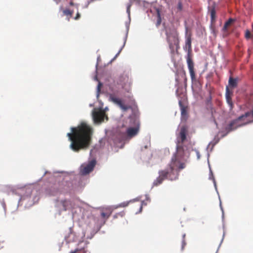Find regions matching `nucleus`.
<instances>
[{"instance_id": "nucleus-14", "label": "nucleus", "mask_w": 253, "mask_h": 253, "mask_svg": "<svg viewBox=\"0 0 253 253\" xmlns=\"http://www.w3.org/2000/svg\"><path fill=\"white\" fill-rule=\"evenodd\" d=\"M112 210L109 208H103L101 210L100 215L101 217L104 219V223L110 216L112 214Z\"/></svg>"}, {"instance_id": "nucleus-9", "label": "nucleus", "mask_w": 253, "mask_h": 253, "mask_svg": "<svg viewBox=\"0 0 253 253\" xmlns=\"http://www.w3.org/2000/svg\"><path fill=\"white\" fill-rule=\"evenodd\" d=\"M109 100L118 105L123 111H126L130 108L129 106L125 105L121 99L116 97L113 93L109 94Z\"/></svg>"}, {"instance_id": "nucleus-26", "label": "nucleus", "mask_w": 253, "mask_h": 253, "mask_svg": "<svg viewBox=\"0 0 253 253\" xmlns=\"http://www.w3.org/2000/svg\"><path fill=\"white\" fill-rule=\"evenodd\" d=\"M69 4L70 6H76L77 7H78V4L74 3L73 0H70Z\"/></svg>"}, {"instance_id": "nucleus-17", "label": "nucleus", "mask_w": 253, "mask_h": 253, "mask_svg": "<svg viewBox=\"0 0 253 253\" xmlns=\"http://www.w3.org/2000/svg\"><path fill=\"white\" fill-rule=\"evenodd\" d=\"M235 21V19H233V18H229L228 21H227L224 25V26L222 28V31L223 32H226L228 30V27L233 23Z\"/></svg>"}, {"instance_id": "nucleus-29", "label": "nucleus", "mask_w": 253, "mask_h": 253, "mask_svg": "<svg viewBox=\"0 0 253 253\" xmlns=\"http://www.w3.org/2000/svg\"><path fill=\"white\" fill-rule=\"evenodd\" d=\"M184 237H185V235H183V241H182V249L184 248V246L186 244L185 241V240L184 239Z\"/></svg>"}, {"instance_id": "nucleus-3", "label": "nucleus", "mask_w": 253, "mask_h": 253, "mask_svg": "<svg viewBox=\"0 0 253 253\" xmlns=\"http://www.w3.org/2000/svg\"><path fill=\"white\" fill-rule=\"evenodd\" d=\"M130 122H133L134 126L128 127L126 130V133L119 135V138L114 140L115 143L117 145L118 142L124 143L125 140L128 138H131L138 133L139 129V125L137 121L133 118L130 119Z\"/></svg>"}, {"instance_id": "nucleus-20", "label": "nucleus", "mask_w": 253, "mask_h": 253, "mask_svg": "<svg viewBox=\"0 0 253 253\" xmlns=\"http://www.w3.org/2000/svg\"><path fill=\"white\" fill-rule=\"evenodd\" d=\"M177 11H181L183 10V4L181 0L178 1L177 5Z\"/></svg>"}, {"instance_id": "nucleus-15", "label": "nucleus", "mask_w": 253, "mask_h": 253, "mask_svg": "<svg viewBox=\"0 0 253 253\" xmlns=\"http://www.w3.org/2000/svg\"><path fill=\"white\" fill-rule=\"evenodd\" d=\"M62 207V210L66 211L73 208V206L71 201L64 200L60 202V206Z\"/></svg>"}, {"instance_id": "nucleus-16", "label": "nucleus", "mask_w": 253, "mask_h": 253, "mask_svg": "<svg viewBox=\"0 0 253 253\" xmlns=\"http://www.w3.org/2000/svg\"><path fill=\"white\" fill-rule=\"evenodd\" d=\"M237 85V79L230 77L228 81V87L231 88H235Z\"/></svg>"}, {"instance_id": "nucleus-2", "label": "nucleus", "mask_w": 253, "mask_h": 253, "mask_svg": "<svg viewBox=\"0 0 253 253\" xmlns=\"http://www.w3.org/2000/svg\"><path fill=\"white\" fill-rule=\"evenodd\" d=\"M186 167V159L184 151L181 146H178L177 150L171 159L169 168L159 171V176L154 180L153 185L157 186L162 183L165 179L170 180L178 178L179 172Z\"/></svg>"}, {"instance_id": "nucleus-18", "label": "nucleus", "mask_w": 253, "mask_h": 253, "mask_svg": "<svg viewBox=\"0 0 253 253\" xmlns=\"http://www.w3.org/2000/svg\"><path fill=\"white\" fill-rule=\"evenodd\" d=\"M62 12L63 15L67 16L68 21H69L70 18L72 17L74 12L73 10H70L69 8L63 9Z\"/></svg>"}, {"instance_id": "nucleus-25", "label": "nucleus", "mask_w": 253, "mask_h": 253, "mask_svg": "<svg viewBox=\"0 0 253 253\" xmlns=\"http://www.w3.org/2000/svg\"><path fill=\"white\" fill-rule=\"evenodd\" d=\"M81 17L80 13L78 11L76 16L74 17V19L76 20H79Z\"/></svg>"}, {"instance_id": "nucleus-30", "label": "nucleus", "mask_w": 253, "mask_h": 253, "mask_svg": "<svg viewBox=\"0 0 253 253\" xmlns=\"http://www.w3.org/2000/svg\"><path fill=\"white\" fill-rule=\"evenodd\" d=\"M129 6H127V12L129 13Z\"/></svg>"}, {"instance_id": "nucleus-12", "label": "nucleus", "mask_w": 253, "mask_h": 253, "mask_svg": "<svg viewBox=\"0 0 253 253\" xmlns=\"http://www.w3.org/2000/svg\"><path fill=\"white\" fill-rule=\"evenodd\" d=\"M178 104L181 110V120L186 121L188 117L187 105L184 104L181 100L179 101Z\"/></svg>"}, {"instance_id": "nucleus-1", "label": "nucleus", "mask_w": 253, "mask_h": 253, "mask_svg": "<svg viewBox=\"0 0 253 253\" xmlns=\"http://www.w3.org/2000/svg\"><path fill=\"white\" fill-rule=\"evenodd\" d=\"M71 132L67 133L71 141L70 148L74 152L86 150L91 143L92 128L85 123H82L77 127L71 128Z\"/></svg>"}, {"instance_id": "nucleus-10", "label": "nucleus", "mask_w": 253, "mask_h": 253, "mask_svg": "<svg viewBox=\"0 0 253 253\" xmlns=\"http://www.w3.org/2000/svg\"><path fill=\"white\" fill-rule=\"evenodd\" d=\"M92 117L95 123H101L103 122L105 118L108 120V117L103 111H94Z\"/></svg>"}, {"instance_id": "nucleus-27", "label": "nucleus", "mask_w": 253, "mask_h": 253, "mask_svg": "<svg viewBox=\"0 0 253 253\" xmlns=\"http://www.w3.org/2000/svg\"><path fill=\"white\" fill-rule=\"evenodd\" d=\"M101 86L102 84L101 83L99 82L97 86V91L98 92L100 91Z\"/></svg>"}, {"instance_id": "nucleus-11", "label": "nucleus", "mask_w": 253, "mask_h": 253, "mask_svg": "<svg viewBox=\"0 0 253 253\" xmlns=\"http://www.w3.org/2000/svg\"><path fill=\"white\" fill-rule=\"evenodd\" d=\"M187 63L190 77L192 82L196 80V75L194 71V64L191 58L188 55L187 58Z\"/></svg>"}, {"instance_id": "nucleus-28", "label": "nucleus", "mask_w": 253, "mask_h": 253, "mask_svg": "<svg viewBox=\"0 0 253 253\" xmlns=\"http://www.w3.org/2000/svg\"><path fill=\"white\" fill-rule=\"evenodd\" d=\"M128 205V203H122L120 205V207H125L126 206H127Z\"/></svg>"}, {"instance_id": "nucleus-31", "label": "nucleus", "mask_w": 253, "mask_h": 253, "mask_svg": "<svg viewBox=\"0 0 253 253\" xmlns=\"http://www.w3.org/2000/svg\"><path fill=\"white\" fill-rule=\"evenodd\" d=\"M54 0L55 1L56 3H58L60 1V0Z\"/></svg>"}, {"instance_id": "nucleus-6", "label": "nucleus", "mask_w": 253, "mask_h": 253, "mask_svg": "<svg viewBox=\"0 0 253 253\" xmlns=\"http://www.w3.org/2000/svg\"><path fill=\"white\" fill-rule=\"evenodd\" d=\"M245 118L244 115H242L239 117L237 119L231 121L229 124H228L225 127V131L226 133L222 135L223 137L226 135L230 132L235 130L239 127H241L246 124V123H242L241 121L242 119Z\"/></svg>"}, {"instance_id": "nucleus-13", "label": "nucleus", "mask_w": 253, "mask_h": 253, "mask_svg": "<svg viewBox=\"0 0 253 253\" xmlns=\"http://www.w3.org/2000/svg\"><path fill=\"white\" fill-rule=\"evenodd\" d=\"M233 95V91L230 90L228 86L226 87L225 97L226 102L230 107V109L232 110L233 108L234 104L232 100V96Z\"/></svg>"}, {"instance_id": "nucleus-19", "label": "nucleus", "mask_w": 253, "mask_h": 253, "mask_svg": "<svg viewBox=\"0 0 253 253\" xmlns=\"http://www.w3.org/2000/svg\"><path fill=\"white\" fill-rule=\"evenodd\" d=\"M185 46H188V50H191V39L190 36L186 39Z\"/></svg>"}, {"instance_id": "nucleus-24", "label": "nucleus", "mask_w": 253, "mask_h": 253, "mask_svg": "<svg viewBox=\"0 0 253 253\" xmlns=\"http://www.w3.org/2000/svg\"><path fill=\"white\" fill-rule=\"evenodd\" d=\"M83 250V248H77L73 251H71L70 253H77Z\"/></svg>"}, {"instance_id": "nucleus-22", "label": "nucleus", "mask_w": 253, "mask_h": 253, "mask_svg": "<svg viewBox=\"0 0 253 253\" xmlns=\"http://www.w3.org/2000/svg\"><path fill=\"white\" fill-rule=\"evenodd\" d=\"M161 23V18L160 13H158V18L156 23V26L159 27Z\"/></svg>"}, {"instance_id": "nucleus-23", "label": "nucleus", "mask_w": 253, "mask_h": 253, "mask_svg": "<svg viewBox=\"0 0 253 253\" xmlns=\"http://www.w3.org/2000/svg\"><path fill=\"white\" fill-rule=\"evenodd\" d=\"M245 38L248 39L251 38V34L249 30H246V31Z\"/></svg>"}, {"instance_id": "nucleus-8", "label": "nucleus", "mask_w": 253, "mask_h": 253, "mask_svg": "<svg viewBox=\"0 0 253 253\" xmlns=\"http://www.w3.org/2000/svg\"><path fill=\"white\" fill-rule=\"evenodd\" d=\"M96 162L92 160L85 165H82L81 167L80 172L82 175H86L93 170Z\"/></svg>"}, {"instance_id": "nucleus-5", "label": "nucleus", "mask_w": 253, "mask_h": 253, "mask_svg": "<svg viewBox=\"0 0 253 253\" xmlns=\"http://www.w3.org/2000/svg\"><path fill=\"white\" fill-rule=\"evenodd\" d=\"M114 83L117 85H120L121 87L129 92L130 89L131 81L129 78L128 75L126 74H123L119 77L114 81Z\"/></svg>"}, {"instance_id": "nucleus-4", "label": "nucleus", "mask_w": 253, "mask_h": 253, "mask_svg": "<svg viewBox=\"0 0 253 253\" xmlns=\"http://www.w3.org/2000/svg\"><path fill=\"white\" fill-rule=\"evenodd\" d=\"M166 35L171 52L173 53L179 48L178 32L174 28H169L166 30Z\"/></svg>"}, {"instance_id": "nucleus-21", "label": "nucleus", "mask_w": 253, "mask_h": 253, "mask_svg": "<svg viewBox=\"0 0 253 253\" xmlns=\"http://www.w3.org/2000/svg\"><path fill=\"white\" fill-rule=\"evenodd\" d=\"M215 10L214 8L212 9L211 10V19L212 21L214 20L215 18Z\"/></svg>"}, {"instance_id": "nucleus-7", "label": "nucleus", "mask_w": 253, "mask_h": 253, "mask_svg": "<svg viewBox=\"0 0 253 253\" xmlns=\"http://www.w3.org/2000/svg\"><path fill=\"white\" fill-rule=\"evenodd\" d=\"M187 132V128L185 126H182L180 128V132H179V137L180 139V141H178L177 146H176V150H177L178 146H181L183 148L185 155V159L186 162H187V159L188 157L189 152L187 151V149H185L183 146V143L185 141L186 139V134ZM177 151L175 153H176Z\"/></svg>"}, {"instance_id": "nucleus-32", "label": "nucleus", "mask_w": 253, "mask_h": 253, "mask_svg": "<svg viewBox=\"0 0 253 253\" xmlns=\"http://www.w3.org/2000/svg\"><path fill=\"white\" fill-rule=\"evenodd\" d=\"M211 96L210 95V96H209V98L208 99V101H211Z\"/></svg>"}]
</instances>
